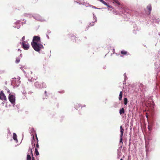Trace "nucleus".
I'll return each instance as SVG.
<instances>
[{
  "instance_id": "1",
  "label": "nucleus",
  "mask_w": 160,
  "mask_h": 160,
  "mask_svg": "<svg viewBox=\"0 0 160 160\" xmlns=\"http://www.w3.org/2000/svg\"><path fill=\"white\" fill-rule=\"evenodd\" d=\"M31 45L34 49L38 52H39L43 48L42 45L39 43L35 42L31 43Z\"/></svg>"
},
{
  "instance_id": "2",
  "label": "nucleus",
  "mask_w": 160,
  "mask_h": 160,
  "mask_svg": "<svg viewBox=\"0 0 160 160\" xmlns=\"http://www.w3.org/2000/svg\"><path fill=\"white\" fill-rule=\"evenodd\" d=\"M8 99L9 101L12 104H14L15 101V96L14 95L9 94Z\"/></svg>"
},
{
  "instance_id": "3",
  "label": "nucleus",
  "mask_w": 160,
  "mask_h": 160,
  "mask_svg": "<svg viewBox=\"0 0 160 160\" xmlns=\"http://www.w3.org/2000/svg\"><path fill=\"white\" fill-rule=\"evenodd\" d=\"M22 45L23 48L25 50H28L29 48V45L27 43H26L24 41L22 42Z\"/></svg>"
},
{
  "instance_id": "4",
  "label": "nucleus",
  "mask_w": 160,
  "mask_h": 160,
  "mask_svg": "<svg viewBox=\"0 0 160 160\" xmlns=\"http://www.w3.org/2000/svg\"><path fill=\"white\" fill-rule=\"evenodd\" d=\"M0 99L2 100H6L7 98L2 91L0 92Z\"/></svg>"
},
{
  "instance_id": "5",
  "label": "nucleus",
  "mask_w": 160,
  "mask_h": 160,
  "mask_svg": "<svg viewBox=\"0 0 160 160\" xmlns=\"http://www.w3.org/2000/svg\"><path fill=\"white\" fill-rule=\"evenodd\" d=\"M40 40V37L38 36H34L33 37L32 42L31 43H33L34 42H38Z\"/></svg>"
},
{
  "instance_id": "6",
  "label": "nucleus",
  "mask_w": 160,
  "mask_h": 160,
  "mask_svg": "<svg viewBox=\"0 0 160 160\" xmlns=\"http://www.w3.org/2000/svg\"><path fill=\"white\" fill-rule=\"evenodd\" d=\"M35 141L34 137L33 135L32 137V147L33 148H34L35 146V143H34V142Z\"/></svg>"
},
{
  "instance_id": "7",
  "label": "nucleus",
  "mask_w": 160,
  "mask_h": 160,
  "mask_svg": "<svg viewBox=\"0 0 160 160\" xmlns=\"http://www.w3.org/2000/svg\"><path fill=\"white\" fill-rule=\"evenodd\" d=\"M147 9L149 11L148 14H150L152 10V7L151 5H148L147 6Z\"/></svg>"
},
{
  "instance_id": "8",
  "label": "nucleus",
  "mask_w": 160,
  "mask_h": 160,
  "mask_svg": "<svg viewBox=\"0 0 160 160\" xmlns=\"http://www.w3.org/2000/svg\"><path fill=\"white\" fill-rule=\"evenodd\" d=\"M123 134H121L120 135V143H122V144L123 142H122V136H123Z\"/></svg>"
},
{
  "instance_id": "9",
  "label": "nucleus",
  "mask_w": 160,
  "mask_h": 160,
  "mask_svg": "<svg viewBox=\"0 0 160 160\" xmlns=\"http://www.w3.org/2000/svg\"><path fill=\"white\" fill-rule=\"evenodd\" d=\"M15 82H16V81L17 82H16V85L17 86H18V85L21 82L20 81V80L18 79V78H17V79L15 78Z\"/></svg>"
},
{
  "instance_id": "10",
  "label": "nucleus",
  "mask_w": 160,
  "mask_h": 160,
  "mask_svg": "<svg viewBox=\"0 0 160 160\" xmlns=\"http://www.w3.org/2000/svg\"><path fill=\"white\" fill-rule=\"evenodd\" d=\"M100 1L105 5L107 6L108 7L111 8L110 6L108 5L107 3L103 0H100Z\"/></svg>"
},
{
  "instance_id": "11",
  "label": "nucleus",
  "mask_w": 160,
  "mask_h": 160,
  "mask_svg": "<svg viewBox=\"0 0 160 160\" xmlns=\"http://www.w3.org/2000/svg\"><path fill=\"white\" fill-rule=\"evenodd\" d=\"M125 112L124 109L123 108H122L120 109L119 111V113L120 115H121L122 114H124Z\"/></svg>"
},
{
  "instance_id": "12",
  "label": "nucleus",
  "mask_w": 160,
  "mask_h": 160,
  "mask_svg": "<svg viewBox=\"0 0 160 160\" xmlns=\"http://www.w3.org/2000/svg\"><path fill=\"white\" fill-rule=\"evenodd\" d=\"M13 138L15 140H17V136L16 134L15 133H13Z\"/></svg>"
},
{
  "instance_id": "13",
  "label": "nucleus",
  "mask_w": 160,
  "mask_h": 160,
  "mask_svg": "<svg viewBox=\"0 0 160 160\" xmlns=\"http://www.w3.org/2000/svg\"><path fill=\"white\" fill-rule=\"evenodd\" d=\"M122 96V91L120 92L119 95V99L120 100H121Z\"/></svg>"
},
{
  "instance_id": "14",
  "label": "nucleus",
  "mask_w": 160,
  "mask_h": 160,
  "mask_svg": "<svg viewBox=\"0 0 160 160\" xmlns=\"http://www.w3.org/2000/svg\"><path fill=\"white\" fill-rule=\"evenodd\" d=\"M128 103V99L126 98H124V103L125 105H126Z\"/></svg>"
},
{
  "instance_id": "15",
  "label": "nucleus",
  "mask_w": 160,
  "mask_h": 160,
  "mask_svg": "<svg viewBox=\"0 0 160 160\" xmlns=\"http://www.w3.org/2000/svg\"><path fill=\"white\" fill-rule=\"evenodd\" d=\"M120 133L121 134H123L124 132V129L122 128V126L120 127Z\"/></svg>"
},
{
  "instance_id": "16",
  "label": "nucleus",
  "mask_w": 160,
  "mask_h": 160,
  "mask_svg": "<svg viewBox=\"0 0 160 160\" xmlns=\"http://www.w3.org/2000/svg\"><path fill=\"white\" fill-rule=\"evenodd\" d=\"M121 53L122 54L124 55H127L128 52H127L124 51V50H122L121 51Z\"/></svg>"
},
{
  "instance_id": "17",
  "label": "nucleus",
  "mask_w": 160,
  "mask_h": 160,
  "mask_svg": "<svg viewBox=\"0 0 160 160\" xmlns=\"http://www.w3.org/2000/svg\"><path fill=\"white\" fill-rule=\"evenodd\" d=\"M80 105L79 104L77 103L75 105V108L76 109H78V108L80 107Z\"/></svg>"
},
{
  "instance_id": "18",
  "label": "nucleus",
  "mask_w": 160,
  "mask_h": 160,
  "mask_svg": "<svg viewBox=\"0 0 160 160\" xmlns=\"http://www.w3.org/2000/svg\"><path fill=\"white\" fill-rule=\"evenodd\" d=\"M74 38L75 39V42H77L78 41H79V39L78 38H77L76 37L74 36V35L73 36Z\"/></svg>"
},
{
  "instance_id": "19",
  "label": "nucleus",
  "mask_w": 160,
  "mask_h": 160,
  "mask_svg": "<svg viewBox=\"0 0 160 160\" xmlns=\"http://www.w3.org/2000/svg\"><path fill=\"white\" fill-rule=\"evenodd\" d=\"M36 137L37 140V143L36 144V148H37L38 149V148H39V145L38 143V138H37V136H36Z\"/></svg>"
},
{
  "instance_id": "20",
  "label": "nucleus",
  "mask_w": 160,
  "mask_h": 160,
  "mask_svg": "<svg viewBox=\"0 0 160 160\" xmlns=\"http://www.w3.org/2000/svg\"><path fill=\"white\" fill-rule=\"evenodd\" d=\"M35 154L37 156L39 155V153L38 150V149L37 148H35Z\"/></svg>"
},
{
  "instance_id": "21",
  "label": "nucleus",
  "mask_w": 160,
  "mask_h": 160,
  "mask_svg": "<svg viewBox=\"0 0 160 160\" xmlns=\"http://www.w3.org/2000/svg\"><path fill=\"white\" fill-rule=\"evenodd\" d=\"M114 2L113 3L115 2L116 3H117L118 5H120V3L118 2V0H112Z\"/></svg>"
},
{
  "instance_id": "22",
  "label": "nucleus",
  "mask_w": 160,
  "mask_h": 160,
  "mask_svg": "<svg viewBox=\"0 0 160 160\" xmlns=\"http://www.w3.org/2000/svg\"><path fill=\"white\" fill-rule=\"evenodd\" d=\"M27 160H31V158L29 155H27Z\"/></svg>"
},
{
  "instance_id": "23",
  "label": "nucleus",
  "mask_w": 160,
  "mask_h": 160,
  "mask_svg": "<svg viewBox=\"0 0 160 160\" xmlns=\"http://www.w3.org/2000/svg\"><path fill=\"white\" fill-rule=\"evenodd\" d=\"M20 61V60L19 58H17L16 59V62L17 63H18Z\"/></svg>"
},
{
  "instance_id": "24",
  "label": "nucleus",
  "mask_w": 160,
  "mask_h": 160,
  "mask_svg": "<svg viewBox=\"0 0 160 160\" xmlns=\"http://www.w3.org/2000/svg\"><path fill=\"white\" fill-rule=\"evenodd\" d=\"M25 39V36H23L22 37V40L23 41H24V40Z\"/></svg>"
},
{
  "instance_id": "25",
  "label": "nucleus",
  "mask_w": 160,
  "mask_h": 160,
  "mask_svg": "<svg viewBox=\"0 0 160 160\" xmlns=\"http://www.w3.org/2000/svg\"><path fill=\"white\" fill-rule=\"evenodd\" d=\"M7 92L8 93H9V94H10V91L9 89H8L7 90Z\"/></svg>"
},
{
  "instance_id": "26",
  "label": "nucleus",
  "mask_w": 160,
  "mask_h": 160,
  "mask_svg": "<svg viewBox=\"0 0 160 160\" xmlns=\"http://www.w3.org/2000/svg\"><path fill=\"white\" fill-rule=\"evenodd\" d=\"M148 129H149V130H150V128L149 127V126H148Z\"/></svg>"
},
{
  "instance_id": "27",
  "label": "nucleus",
  "mask_w": 160,
  "mask_h": 160,
  "mask_svg": "<svg viewBox=\"0 0 160 160\" xmlns=\"http://www.w3.org/2000/svg\"><path fill=\"white\" fill-rule=\"evenodd\" d=\"M146 117L147 118H148V115H146Z\"/></svg>"
},
{
  "instance_id": "28",
  "label": "nucleus",
  "mask_w": 160,
  "mask_h": 160,
  "mask_svg": "<svg viewBox=\"0 0 160 160\" xmlns=\"http://www.w3.org/2000/svg\"><path fill=\"white\" fill-rule=\"evenodd\" d=\"M120 160H123V159H122V158H121V159H120Z\"/></svg>"
},
{
  "instance_id": "29",
  "label": "nucleus",
  "mask_w": 160,
  "mask_h": 160,
  "mask_svg": "<svg viewBox=\"0 0 160 160\" xmlns=\"http://www.w3.org/2000/svg\"><path fill=\"white\" fill-rule=\"evenodd\" d=\"M32 160H34V159H33V158Z\"/></svg>"
}]
</instances>
